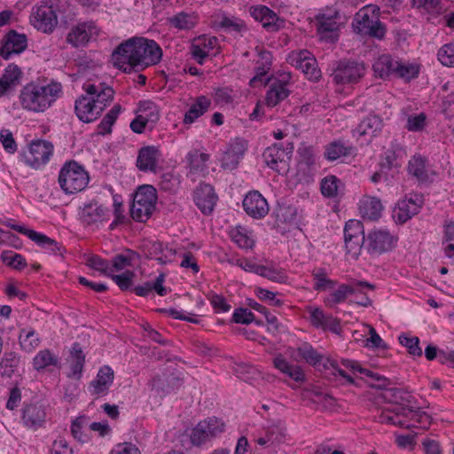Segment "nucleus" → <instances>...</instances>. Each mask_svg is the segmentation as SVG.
<instances>
[{
  "label": "nucleus",
  "mask_w": 454,
  "mask_h": 454,
  "mask_svg": "<svg viewBox=\"0 0 454 454\" xmlns=\"http://www.w3.org/2000/svg\"><path fill=\"white\" fill-rule=\"evenodd\" d=\"M162 58V50L153 41L140 38H131L121 43L112 54L116 67L124 72H130L137 67L142 69L158 64Z\"/></svg>",
  "instance_id": "1"
},
{
  "label": "nucleus",
  "mask_w": 454,
  "mask_h": 454,
  "mask_svg": "<svg viewBox=\"0 0 454 454\" xmlns=\"http://www.w3.org/2000/svg\"><path fill=\"white\" fill-rule=\"evenodd\" d=\"M61 92V84L51 82L41 85L30 82L20 90V99L23 108L33 112H43L56 101Z\"/></svg>",
  "instance_id": "2"
},
{
  "label": "nucleus",
  "mask_w": 454,
  "mask_h": 454,
  "mask_svg": "<svg viewBox=\"0 0 454 454\" xmlns=\"http://www.w3.org/2000/svg\"><path fill=\"white\" fill-rule=\"evenodd\" d=\"M90 177L84 168L74 160L67 161L59 175V184L67 194L82 192L88 185Z\"/></svg>",
  "instance_id": "3"
},
{
  "label": "nucleus",
  "mask_w": 454,
  "mask_h": 454,
  "mask_svg": "<svg viewBox=\"0 0 454 454\" xmlns=\"http://www.w3.org/2000/svg\"><path fill=\"white\" fill-rule=\"evenodd\" d=\"M157 193L153 186L144 184L137 188L130 207V215L137 221L146 222L155 209Z\"/></svg>",
  "instance_id": "4"
},
{
  "label": "nucleus",
  "mask_w": 454,
  "mask_h": 454,
  "mask_svg": "<svg viewBox=\"0 0 454 454\" xmlns=\"http://www.w3.org/2000/svg\"><path fill=\"white\" fill-rule=\"evenodd\" d=\"M293 152V143H287L286 145L282 143H275L264 150L262 158L266 165L271 169L279 175H286L290 169Z\"/></svg>",
  "instance_id": "5"
},
{
  "label": "nucleus",
  "mask_w": 454,
  "mask_h": 454,
  "mask_svg": "<svg viewBox=\"0 0 454 454\" xmlns=\"http://www.w3.org/2000/svg\"><path fill=\"white\" fill-rule=\"evenodd\" d=\"M365 74L363 62L343 59L333 65L331 76L336 84L356 83Z\"/></svg>",
  "instance_id": "6"
},
{
  "label": "nucleus",
  "mask_w": 454,
  "mask_h": 454,
  "mask_svg": "<svg viewBox=\"0 0 454 454\" xmlns=\"http://www.w3.org/2000/svg\"><path fill=\"white\" fill-rule=\"evenodd\" d=\"M53 153V145L46 140L38 139L32 141L27 149L21 153L24 162L35 168L38 169L45 165Z\"/></svg>",
  "instance_id": "7"
},
{
  "label": "nucleus",
  "mask_w": 454,
  "mask_h": 454,
  "mask_svg": "<svg viewBox=\"0 0 454 454\" xmlns=\"http://www.w3.org/2000/svg\"><path fill=\"white\" fill-rule=\"evenodd\" d=\"M395 239L388 231L373 230L366 237L364 249L371 255H380L395 247Z\"/></svg>",
  "instance_id": "8"
},
{
  "label": "nucleus",
  "mask_w": 454,
  "mask_h": 454,
  "mask_svg": "<svg viewBox=\"0 0 454 454\" xmlns=\"http://www.w3.org/2000/svg\"><path fill=\"white\" fill-rule=\"evenodd\" d=\"M46 409L39 403H27L21 410L23 426L32 431L44 427L46 423Z\"/></svg>",
  "instance_id": "9"
},
{
  "label": "nucleus",
  "mask_w": 454,
  "mask_h": 454,
  "mask_svg": "<svg viewBox=\"0 0 454 454\" xmlns=\"http://www.w3.org/2000/svg\"><path fill=\"white\" fill-rule=\"evenodd\" d=\"M98 35V28L93 21L78 23L67 35V43L74 47H82Z\"/></svg>",
  "instance_id": "10"
},
{
  "label": "nucleus",
  "mask_w": 454,
  "mask_h": 454,
  "mask_svg": "<svg viewBox=\"0 0 454 454\" xmlns=\"http://www.w3.org/2000/svg\"><path fill=\"white\" fill-rule=\"evenodd\" d=\"M33 26L43 33H51L58 24V18L51 5L42 4L33 12L30 17Z\"/></svg>",
  "instance_id": "11"
},
{
  "label": "nucleus",
  "mask_w": 454,
  "mask_h": 454,
  "mask_svg": "<svg viewBox=\"0 0 454 454\" xmlns=\"http://www.w3.org/2000/svg\"><path fill=\"white\" fill-rule=\"evenodd\" d=\"M423 204L424 199L421 194H411L410 197L398 202L393 215L395 221L404 223L419 212Z\"/></svg>",
  "instance_id": "12"
},
{
  "label": "nucleus",
  "mask_w": 454,
  "mask_h": 454,
  "mask_svg": "<svg viewBox=\"0 0 454 454\" xmlns=\"http://www.w3.org/2000/svg\"><path fill=\"white\" fill-rule=\"evenodd\" d=\"M162 154L158 146L146 145L138 150L136 166L142 172L156 173Z\"/></svg>",
  "instance_id": "13"
},
{
  "label": "nucleus",
  "mask_w": 454,
  "mask_h": 454,
  "mask_svg": "<svg viewBox=\"0 0 454 454\" xmlns=\"http://www.w3.org/2000/svg\"><path fill=\"white\" fill-rule=\"evenodd\" d=\"M27 47L26 35L20 34L16 30H10L3 39V45L0 47V57L7 60L12 54H20Z\"/></svg>",
  "instance_id": "14"
},
{
  "label": "nucleus",
  "mask_w": 454,
  "mask_h": 454,
  "mask_svg": "<svg viewBox=\"0 0 454 454\" xmlns=\"http://www.w3.org/2000/svg\"><path fill=\"white\" fill-rule=\"evenodd\" d=\"M252 17L262 23L269 32H277L285 27L286 20L264 5L251 8Z\"/></svg>",
  "instance_id": "15"
},
{
  "label": "nucleus",
  "mask_w": 454,
  "mask_h": 454,
  "mask_svg": "<svg viewBox=\"0 0 454 454\" xmlns=\"http://www.w3.org/2000/svg\"><path fill=\"white\" fill-rule=\"evenodd\" d=\"M74 112L78 119L89 123L98 119L102 114V106L95 104L88 94L80 96L74 103Z\"/></svg>",
  "instance_id": "16"
},
{
  "label": "nucleus",
  "mask_w": 454,
  "mask_h": 454,
  "mask_svg": "<svg viewBox=\"0 0 454 454\" xmlns=\"http://www.w3.org/2000/svg\"><path fill=\"white\" fill-rule=\"evenodd\" d=\"M364 288H369L372 291L375 286L366 281H353L348 285L342 284L339 286L336 291L330 294L325 302L330 307H333L335 304L343 302L349 294L363 293Z\"/></svg>",
  "instance_id": "17"
},
{
  "label": "nucleus",
  "mask_w": 454,
  "mask_h": 454,
  "mask_svg": "<svg viewBox=\"0 0 454 454\" xmlns=\"http://www.w3.org/2000/svg\"><path fill=\"white\" fill-rule=\"evenodd\" d=\"M290 352L292 357L297 362L303 360L318 370H321V366L325 369L329 368L326 362H323L324 356L308 342H303L296 348H292Z\"/></svg>",
  "instance_id": "18"
},
{
  "label": "nucleus",
  "mask_w": 454,
  "mask_h": 454,
  "mask_svg": "<svg viewBox=\"0 0 454 454\" xmlns=\"http://www.w3.org/2000/svg\"><path fill=\"white\" fill-rule=\"evenodd\" d=\"M243 207L246 213L254 219H261L269 213L267 200L257 191L250 192L245 196Z\"/></svg>",
  "instance_id": "19"
},
{
  "label": "nucleus",
  "mask_w": 454,
  "mask_h": 454,
  "mask_svg": "<svg viewBox=\"0 0 454 454\" xmlns=\"http://www.w3.org/2000/svg\"><path fill=\"white\" fill-rule=\"evenodd\" d=\"M193 200L196 206L204 215H210L214 210L218 197L212 185L202 184L195 190Z\"/></svg>",
  "instance_id": "20"
},
{
  "label": "nucleus",
  "mask_w": 454,
  "mask_h": 454,
  "mask_svg": "<svg viewBox=\"0 0 454 454\" xmlns=\"http://www.w3.org/2000/svg\"><path fill=\"white\" fill-rule=\"evenodd\" d=\"M83 90L88 96L94 99L95 104L99 106V107L102 106V112L114 99V90L112 87L107 86L104 82L98 84H84Z\"/></svg>",
  "instance_id": "21"
},
{
  "label": "nucleus",
  "mask_w": 454,
  "mask_h": 454,
  "mask_svg": "<svg viewBox=\"0 0 454 454\" xmlns=\"http://www.w3.org/2000/svg\"><path fill=\"white\" fill-rule=\"evenodd\" d=\"M294 65L300 69L311 81H318L321 71L317 67V60L307 51H301L293 59Z\"/></svg>",
  "instance_id": "22"
},
{
  "label": "nucleus",
  "mask_w": 454,
  "mask_h": 454,
  "mask_svg": "<svg viewBox=\"0 0 454 454\" xmlns=\"http://www.w3.org/2000/svg\"><path fill=\"white\" fill-rule=\"evenodd\" d=\"M114 379V373L110 366L101 367L94 380L90 383V391L91 395H105L107 394Z\"/></svg>",
  "instance_id": "23"
},
{
  "label": "nucleus",
  "mask_w": 454,
  "mask_h": 454,
  "mask_svg": "<svg viewBox=\"0 0 454 454\" xmlns=\"http://www.w3.org/2000/svg\"><path fill=\"white\" fill-rule=\"evenodd\" d=\"M309 320L313 326L324 331L329 330L338 333L340 330V320L331 315H325L319 308L309 309Z\"/></svg>",
  "instance_id": "24"
},
{
  "label": "nucleus",
  "mask_w": 454,
  "mask_h": 454,
  "mask_svg": "<svg viewBox=\"0 0 454 454\" xmlns=\"http://www.w3.org/2000/svg\"><path fill=\"white\" fill-rule=\"evenodd\" d=\"M380 8L377 5L368 4L361 8L355 15L352 26L354 31L361 34L365 28L379 18Z\"/></svg>",
  "instance_id": "25"
},
{
  "label": "nucleus",
  "mask_w": 454,
  "mask_h": 454,
  "mask_svg": "<svg viewBox=\"0 0 454 454\" xmlns=\"http://www.w3.org/2000/svg\"><path fill=\"white\" fill-rule=\"evenodd\" d=\"M340 18L336 8L326 7L321 10L316 16L317 22V31L319 33L333 32L338 29L337 20Z\"/></svg>",
  "instance_id": "26"
},
{
  "label": "nucleus",
  "mask_w": 454,
  "mask_h": 454,
  "mask_svg": "<svg viewBox=\"0 0 454 454\" xmlns=\"http://www.w3.org/2000/svg\"><path fill=\"white\" fill-rule=\"evenodd\" d=\"M22 75L23 72L17 65L9 64L0 77V97L18 86L21 82Z\"/></svg>",
  "instance_id": "27"
},
{
  "label": "nucleus",
  "mask_w": 454,
  "mask_h": 454,
  "mask_svg": "<svg viewBox=\"0 0 454 454\" xmlns=\"http://www.w3.org/2000/svg\"><path fill=\"white\" fill-rule=\"evenodd\" d=\"M383 128L382 119L375 114L366 116L353 130L354 136L373 137L378 136Z\"/></svg>",
  "instance_id": "28"
},
{
  "label": "nucleus",
  "mask_w": 454,
  "mask_h": 454,
  "mask_svg": "<svg viewBox=\"0 0 454 454\" xmlns=\"http://www.w3.org/2000/svg\"><path fill=\"white\" fill-rule=\"evenodd\" d=\"M411 411V410L406 407H395L392 411H383L379 416V422L411 428L414 425L407 423L406 419V415Z\"/></svg>",
  "instance_id": "29"
},
{
  "label": "nucleus",
  "mask_w": 454,
  "mask_h": 454,
  "mask_svg": "<svg viewBox=\"0 0 454 454\" xmlns=\"http://www.w3.org/2000/svg\"><path fill=\"white\" fill-rule=\"evenodd\" d=\"M27 232L28 239L34 241L40 247L50 251L51 254L63 256L66 252L62 244L57 242L55 239L46 236L45 234L37 232L34 230L27 231Z\"/></svg>",
  "instance_id": "30"
},
{
  "label": "nucleus",
  "mask_w": 454,
  "mask_h": 454,
  "mask_svg": "<svg viewBox=\"0 0 454 454\" xmlns=\"http://www.w3.org/2000/svg\"><path fill=\"white\" fill-rule=\"evenodd\" d=\"M290 90L286 88V82L280 80H274L266 93V105L270 107L277 106L279 102L286 98Z\"/></svg>",
  "instance_id": "31"
},
{
  "label": "nucleus",
  "mask_w": 454,
  "mask_h": 454,
  "mask_svg": "<svg viewBox=\"0 0 454 454\" xmlns=\"http://www.w3.org/2000/svg\"><path fill=\"white\" fill-rule=\"evenodd\" d=\"M107 213L108 209L106 207L93 200L84 205L81 217L85 223L90 225L103 221Z\"/></svg>",
  "instance_id": "32"
},
{
  "label": "nucleus",
  "mask_w": 454,
  "mask_h": 454,
  "mask_svg": "<svg viewBox=\"0 0 454 454\" xmlns=\"http://www.w3.org/2000/svg\"><path fill=\"white\" fill-rule=\"evenodd\" d=\"M383 398L392 403L400 404V407L413 406L414 396L403 388L392 387L384 388Z\"/></svg>",
  "instance_id": "33"
},
{
  "label": "nucleus",
  "mask_w": 454,
  "mask_h": 454,
  "mask_svg": "<svg viewBox=\"0 0 454 454\" xmlns=\"http://www.w3.org/2000/svg\"><path fill=\"white\" fill-rule=\"evenodd\" d=\"M260 59L256 62L255 75L250 80L249 85L252 87L256 86L257 82L262 81V77L265 76L271 68L272 65V55L271 52L266 50H262L258 53Z\"/></svg>",
  "instance_id": "34"
},
{
  "label": "nucleus",
  "mask_w": 454,
  "mask_h": 454,
  "mask_svg": "<svg viewBox=\"0 0 454 454\" xmlns=\"http://www.w3.org/2000/svg\"><path fill=\"white\" fill-rule=\"evenodd\" d=\"M273 364L278 370L287 375L290 379L297 382L304 380V373L301 368L298 365L290 364L283 355L278 354L273 359Z\"/></svg>",
  "instance_id": "35"
},
{
  "label": "nucleus",
  "mask_w": 454,
  "mask_h": 454,
  "mask_svg": "<svg viewBox=\"0 0 454 454\" xmlns=\"http://www.w3.org/2000/svg\"><path fill=\"white\" fill-rule=\"evenodd\" d=\"M427 160L420 156H413L408 163L409 174L417 178L420 183H426L430 180L429 171L426 168Z\"/></svg>",
  "instance_id": "36"
},
{
  "label": "nucleus",
  "mask_w": 454,
  "mask_h": 454,
  "mask_svg": "<svg viewBox=\"0 0 454 454\" xmlns=\"http://www.w3.org/2000/svg\"><path fill=\"white\" fill-rule=\"evenodd\" d=\"M397 61H395L390 55L380 56L372 65L375 74L380 78H387L395 75Z\"/></svg>",
  "instance_id": "37"
},
{
  "label": "nucleus",
  "mask_w": 454,
  "mask_h": 454,
  "mask_svg": "<svg viewBox=\"0 0 454 454\" xmlns=\"http://www.w3.org/2000/svg\"><path fill=\"white\" fill-rule=\"evenodd\" d=\"M165 280L164 274H160L153 282L147 281L144 285L137 286L133 291L137 296L145 297L152 291H155L159 295L164 296L167 294V290L163 286Z\"/></svg>",
  "instance_id": "38"
},
{
  "label": "nucleus",
  "mask_w": 454,
  "mask_h": 454,
  "mask_svg": "<svg viewBox=\"0 0 454 454\" xmlns=\"http://www.w3.org/2000/svg\"><path fill=\"white\" fill-rule=\"evenodd\" d=\"M146 251V256L149 258H154L160 264H165L169 261L168 258V254H164V251H167L170 255H174L176 254V250L173 248L164 247L163 243L160 241H153L149 242L145 246Z\"/></svg>",
  "instance_id": "39"
},
{
  "label": "nucleus",
  "mask_w": 454,
  "mask_h": 454,
  "mask_svg": "<svg viewBox=\"0 0 454 454\" xmlns=\"http://www.w3.org/2000/svg\"><path fill=\"white\" fill-rule=\"evenodd\" d=\"M139 259V254L130 249H126L123 253L118 254L113 257L110 263L114 271H120L127 267L133 266L134 262Z\"/></svg>",
  "instance_id": "40"
},
{
  "label": "nucleus",
  "mask_w": 454,
  "mask_h": 454,
  "mask_svg": "<svg viewBox=\"0 0 454 454\" xmlns=\"http://www.w3.org/2000/svg\"><path fill=\"white\" fill-rule=\"evenodd\" d=\"M355 152L351 145H346L342 141H334L330 143L325 151V157L329 160H335L341 156H348Z\"/></svg>",
  "instance_id": "41"
},
{
  "label": "nucleus",
  "mask_w": 454,
  "mask_h": 454,
  "mask_svg": "<svg viewBox=\"0 0 454 454\" xmlns=\"http://www.w3.org/2000/svg\"><path fill=\"white\" fill-rule=\"evenodd\" d=\"M209 106L210 101L206 97H199L196 102L191 106L189 110L184 114V122L185 124H191L194 122L196 119H198L205 112L207 111Z\"/></svg>",
  "instance_id": "42"
},
{
  "label": "nucleus",
  "mask_w": 454,
  "mask_h": 454,
  "mask_svg": "<svg viewBox=\"0 0 454 454\" xmlns=\"http://www.w3.org/2000/svg\"><path fill=\"white\" fill-rule=\"evenodd\" d=\"M19 343L22 350L30 353L39 346L40 339L34 329L22 328L19 334Z\"/></svg>",
  "instance_id": "43"
},
{
  "label": "nucleus",
  "mask_w": 454,
  "mask_h": 454,
  "mask_svg": "<svg viewBox=\"0 0 454 454\" xmlns=\"http://www.w3.org/2000/svg\"><path fill=\"white\" fill-rule=\"evenodd\" d=\"M208 160V154L200 153L197 149L191 151L187 155V160L192 173L204 171L207 168V162Z\"/></svg>",
  "instance_id": "44"
},
{
  "label": "nucleus",
  "mask_w": 454,
  "mask_h": 454,
  "mask_svg": "<svg viewBox=\"0 0 454 454\" xmlns=\"http://www.w3.org/2000/svg\"><path fill=\"white\" fill-rule=\"evenodd\" d=\"M20 364V357L14 352L4 355L0 363V373L3 377H12Z\"/></svg>",
  "instance_id": "45"
},
{
  "label": "nucleus",
  "mask_w": 454,
  "mask_h": 454,
  "mask_svg": "<svg viewBox=\"0 0 454 454\" xmlns=\"http://www.w3.org/2000/svg\"><path fill=\"white\" fill-rule=\"evenodd\" d=\"M312 276L315 281L313 288L316 291L330 290L336 285L335 281L327 278V274L324 268L315 269L312 272Z\"/></svg>",
  "instance_id": "46"
},
{
  "label": "nucleus",
  "mask_w": 454,
  "mask_h": 454,
  "mask_svg": "<svg viewBox=\"0 0 454 454\" xmlns=\"http://www.w3.org/2000/svg\"><path fill=\"white\" fill-rule=\"evenodd\" d=\"M58 357L49 349L39 351L33 359L34 368L37 371L43 370L50 365H57Z\"/></svg>",
  "instance_id": "47"
},
{
  "label": "nucleus",
  "mask_w": 454,
  "mask_h": 454,
  "mask_svg": "<svg viewBox=\"0 0 454 454\" xmlns=\"http://www.w3.org/2000/svg\"><path fill=\"white\" fill-rule=\"evenodd\" d=\"M168 22L178 29H190L194 27L196 19L194 16L182 12L169 18Z\"/></svg>",
  "instance_id": "48"
},
{
  "label": "nucleus",
  "mask_w": 454,
  "mask_h": 454,
  "mask_svg": "<svg viewBox=\"0 0 454 454\" xmlns=\"http://www.w3.org/2000/svg\"><path fill=\"white\" fill-rule=\"evenodd\" d=\"M179 382V379L175 376H169L167 380L157 376L154 377L152 380V387L158 395H165L170 391V384L175 385Z\"/></svg>",
  "instance_id": "49"
},
{
  "label": "nucleus",
  "mask_w": 454,
  "mask_h": 454,
  "mask_svg": "<svg viewBox=\"0 0 454 454\" xmlns=\"http://www.w3.org/2000/svg\"><path fill=\"white\" fill-rule=\"evenodd\" d=\"M259 276L277 283H286L288 278L284 270L264 265L261 266Z\"/></svg>",
  "instance_id": "50"
},
{
  "label": "nucleus",
  "mask_w": 454,
  "mask_h": 454,
  "mask_svg": "<svg viewBox=\"0 0 454 454\" xmlns=\"http://www.w3.org/2000/svg\"><path fill=\"white\" fill-rule=\"evenodd\" d=\"M382 208L381 201L377 198H369L364 202V213L370 220L379 219Z\"/></svg>",
  "instance_id": "51"
},
{
  "label": "nucleus",
  "mask_w": 454,
  "mask_h": 454,
  "mask_svg": "<svg viewBox=\"0 0 454 454\" xmlns=\"http://www.w3.org/2000/svg\"><path fill=\"white\" fill-rule=\"evenodd\" d=\"M2 261L8 266L21 270L27 266L26 259L20 254L12 251H4L1 254Z\"/></svg>",
  "instance_id": "52"
},
{
  "label": "nucleus",
  "mask_w": 454,
  "mask_h": 454,
  "mask_svg": "<svg viewBox=\"0 0 454 454\" xmlns=\"http://www.w3.org/2000/svg\"><path fill=\"white\" fill-rule=\"evenodd\" d=\"M86 264L90 268L100 271L102 274L107 277L112 276L113 269L110 266V262L101 258L98 255L93 254L90 256Z\"/></svg>",
  "instance_id": "53"
},
{
  "label": "nucleus",
  "mask_w": 454,
  "mask_h": 454,
  "mask_svg": "<svg viewBox=\"0 0 454 454\" xmlns=\"http://www.w3.org/2000/svg\"><path fill=\"white\" fill-rule=\"evenodd\" d=\"M351 238H365L364 224L358 220H348L344 227V239H351Z\"/></svg>",
  "instance_id": "54"
},
{
  "label": "nucleus",
  "mask_w": 454,
  "mask_h": 454,
  "mask_svg": "<svg viewBox=\"0 0 454 454\" xmlns=\"http://www.w3.org/2000/svg\"><path fill=\"white\" fill-rule=\"evenodd\" d=\"M340 179L335 176H327L321 181V192L326 198H333L338 193Z\"/></svg>",
  "instance_id": "55"
},
{
  "label": "nucleus",
  "mask_w": 454,
  "mask_h": 454,
  "mask_svg": "<svg viewBox=\"0 0 454 454\" xmlns=\"http://www.w3.org/2000/svg\"><path fill=\"white\" fill-rule=\"evenodd\" d=\"M400 343L407 348L408 353L413 356L420 357L423 354L422 348L419 346V337H409L405 334L399 336Z\"/></svg>",
  "instance_id": "56"
},
{
  "label": "nucleus",
  "mask_w": 454,
  "mask_h": 454,
  "mask_svg": "<svg viewBox=\"0 0 454 454\" xmlns=\"http://www.w3.org/2000/svg\"><path fill=\"white\" fill-rule=\"evenodd\" d=\"M207 426V425H206L205 422H199L197 426L192 430L190 439L192 445L200 446L210 439L207 431L205 430Z\"/></svg>",
  "instance_id": "57"
},
{
  "label": "nucleus",
  "mask_w": 454,
  "mask_h": 454,
  "mask_svg": "<svg viewBox=\"0 0 454 454\" xmlns=\"http://www.w3.org/2000/svg\"><path fill=\"white\" fill-rule=\"evenodd\" d=\"M347 254L352 258L357 259L363 246L366 244V238H351V239H344Z\"/></svg>",
  "instance_id": "58"
},
{
  "label": "nucleus",
  "mask_w": 454,
  "mask_h": 454,
  "mask_svg": "<svg viewBox=\"0 0 454 454\" xmlns=\"http://www.w3.org/2000/svg\"><path fill=\"white\" fill-rule=\"evenodd\" d=\"M406 408L411 409V413L406 415L407 423L409 420L416 421L420 424L422 427H427L431 424V417L424 411H421L419 408L413 406H407Z\"/></svg>",
  "instance_id": "59"
},
{
  "label": "nucleus",
  "mask_w": 454,
  "mask_h": 454,
  "mask_svg": "<svg viewBox=\"0 0 454 454\" xmlns=\"http://www.w3.org/2000/svg\"><path fill=\"white\" fill-rule=\"evenodd\" d=\"M439 61L446 67H454V43H447L438 51Z\"/></svg>",
  "instance_id": "60"
},
{
  "label": "nucleus",
  "mask_w": 454,
  "mask_h": 454,
  "mask_svg": "<svg viewBox=\"0 0 454 454\" xmlns=\"http://www.w3.org/2000/svg\"><path fill=\"white\" fill-rule=\"evenodd\" d=\"M115 284L119 286L121 291L129 290L132 286L133 278L135 277V273L132 270H126L122 274L114 275L112 273V276H109Z\"/></svg>",
  "instance_id": "61"
},
{
  "label": "nucleus",
  "mask_w": 454,
  "mask_h": 454,
  "mask_svg": "<svg viewBox=\"0 0 454 454\" xmlns=\"http://www.w3.org/2000/svg\"><path fill=\"white\" fill-rule=\"evenodd\" d=\"M361 35H366L373 38L383 39L386 35V27L385 25L380 21L379 18L376 19L372 25L365 28V31H363Z\"/></svg>",
  "instance_id": "62"
},
{
  "label": "nucleus",
  "mask_w": 454,
  "mask_h": 454,
  "mask_svg": "<svg viewBox=\"0 0 454 454\" xmlns=\"http://www.w3.org/2000/svg\"><path fill=\"white\" fill-rule=\"evenodd\" d=\"M202 422H205L206 425H207L205 430L210 438L215 437L224 430V423L215 417L209 418Z\"/></svg>",
  "instance_id": "63"
},
{
  "label": "nucleus",
  "mask_w": 454,
  "mask_h": 454,
  "mask_svg": "<svg viewBox=\"0 0 454 454\" xmlns=\"http://www.w3.org/2000/svg\"><path fill=\"white\" fill-rule=\"evenodd\" d=\"M179 184V179L172 173H165L161 176L160 181V187L161 190L169 192H175Z\"/></svg>",
  "instance_id": "64"
}]
</instances>
